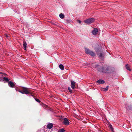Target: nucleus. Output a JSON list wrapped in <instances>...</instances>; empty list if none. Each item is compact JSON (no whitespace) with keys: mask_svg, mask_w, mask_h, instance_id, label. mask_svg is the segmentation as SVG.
<instances>
[{"mask_svg":"<svg viewBox=\"0 0 132 132\" xmlns=\"http://www.w3.org/2000/svg\"><path fill=\"white\" fill-rule=\"evenodd\" d=\"M102 71L103 72L106 73L109 70V69L108 67H102Z\"/></svg>","mask_w":132,"mask_h":132,"instance_id":"5","label":"nucleus"},{"mask_svg":"<svg viewBox=\"0 0 132 132\" xmlns=\"http://www.w3.org/2000/svg\"><path fill=\"white\" fill-rule=\"evenodd\" d=\"M59 67L62 70H64V66L62 64H60L59 65Z\"/></svg>","mask_w":132,"mask_h":132,"instance_id":"15","label":"nucleus"},{"mask_svg":"<svg viewBox=\"0 0 132 132\" xmlns=\"http://www.w3.org/2000/svg\"><path fill=\"white\" fill-rule=\"evenodd\" d=\"M8 85L10 87L13 88L14 87L15 84L14 83L11 81H9L8 82Z\"/></svg>","mask_w":132,"mask_h":132,"instance_id":"6","label":"nucleus"},{"mask_svg":"<svg viewBox=\"0 0 132 132\" xmlns=\"http://www.w3.org/2000/svg\"><path fill=\"white\" fill-rule=\"evenodd\" d=\"M59 16L61 19H63L64 17V15L62 13H61L59 14Z\"/></svg>","mask_w":132,"mask_h":132,"instance_id":"17","label":"nucleus"},{"mask_svg":"<svg viewBox=\"0 0 132 132\" xmlns=\"http://www.w3.org/2000/svg\"><path fill=\"white\" fill-rule=\"evenodd\" d=\"M2 75H0V79H1V80H2L1 78H2Z\"/></svg>","mask_w":132,"mask_h":132,"instance_id":"22","label":"nucleus"},{"mask_svg":"<svg viewBox=\"0 0 132 132\" xmlns=\"http://www.w3.org/2000/svg\"><path fill=\"white\" fill-rule=\"evenodd\" d=\"M65 131L63 128H62L59 130L58 132H64Z\"/></svg>","mask_w":132,"mask_h":132,"instance_id":"18","label":"nucleus"},{"mask_svg":"<svg viewBox=\"0 0 132 132\" xmlns=\"http://www.w3.org/2000/svg\"><path fill=\"white\" fill-rule=\"evenodd\" d=\"M53 126V125L52 123H50L48 124L47 125V127L48 128L50 129H51Z\"/></svg>","mask_w":132,"mask_h":132,"instance_id":"10","label":"nucleus"},{"mask_svg":"<svg viewBox=\"0 0 132 132\" xmlns=\"http://www.w3.org/2000/svg\"><path fill=\"white\" fill-rule=\"evenodd\" d=\"M97 55L98 57L101 59H104V56L102 53H100L98 54H97Z\"/></svg>","mask_w":132,"mask_h":132,"instance_id":"9","label":"nucleus"},{"mask_svg":"<svg viewBox=\"0 0 132 132\" xmlns=\"http://www.w3.org/2000/svg\"><path fill=\"white\" fill-rule=\"evenodd\" d=\"M2 79L3 81L5 80L7 82H9V79L7 78L4 77Z\"/></svg>","mask_w":132,"mask_h":132,"instance_id":"16","label":"nucleus"},{"mask_svg":"<svg viewBox=\"0 0 132 132\" xmlns=\"http://www.w3.org/2000/svg\"><path fill=\"white\" fill-rule=\"evenodd\" d=\"M71 87L72 89H75V84L76 82L74 81H73L72 80L71 81Z\"/></svg>","mask_w":132,"mask_h":132,"instance_id":"8","label":"nucleus"},{"mask_svg":"<svg viewBox=\"0 0 132 132\" xmlns=\"http://www.w3.org/2000/svg\"><path fill=\"white\" fill-rule=\"evenodd\" d=\"M109 86H107L105 88H101V90H102L104 91H107L108 89Z\"/></svg>","mask_w":132,"mask_h":132,"instance_id":"14","label":"nucleus"},{"mask_svg":"<svg viewBox=\"0 0 132 132\" xmlns=\"http://www.w3.org/2000/svg\"><path fill=\"white\" fill-rule=\"evenodd\" d=\"M64 120L63 123L65 125H68L69 124V122L68 120L66 118H65L64 119Z\"/></svg>","mask_w":132,"mask_h":132,"instance_id":"4","label":"nucleus"},{"mask_svg":"<svg viewBox=\"0 0 132 132\" xmlns=\"http://www.w3.org/2000/svg\"><path fill=\"white\" fill-rule=\"evenodd\" d=\"M85 51L86 54H88L92 56H94L95 55V54L94 52L90 51L88 48H85Z\"/></svg>","mask_w":132,"mask_h":132,"instance_id":"2","label":"nucleus"},{"mask_svg":"<svg viewBox=\"0 0 132 132\" xmlns=\"http://www.w3.org/2000/svg\"><path fill=\"white\" fill-rule=\"evenodd\" d=\"M95 19L93 18H91L85 20L84 22L88 24L93 23L95 21Z\"/></svg>","mask_w":132,"mask_h":132,"instance_id":"3","label":"nucleus"},{"mask_svg":"<svg viewBox=\"0 0 132 132\" xmlns=\"http://www.w3.org/2000/svg\"><path fill=\"white\" fill-rule=\"evenodd\" d=\"M130 65L128 64H126V69L128 70L131 71V69L130 68Z\"/></svg>","mask_w":132,"mask_h":132,"instance_id":"13","label":"nucleus"},{"mask_svg":"<svg viewBox=\"0 0 132 132\" xmlns=\"http://www.w3.org/2000/svg\"><path fill=\"white\" fill-rule=\"evenodd\" d=\"M1 80V79H0V81Z\"/></svg>","mask_w":132,"mask_h":132,"instance_id":"25","label":"nucleus"},{"mask_svg":"<svg viewBox=\"0 0 132 132\" xmlns=\"http://www.w3.org/2000/svg\"><path fill=\"white\" fill-rule=\"evenodd\" d=\"M16 89V91H18L19 90H18L17 89Z\"/></svg>","mask_w":132,"mask_h":132,"instance_id":"24","label":"nucleus"},{"mask_svg":"<svg viewBox=\"0 0 132 132\" xmlns=\"http://www.w3.org/2000/svg\"><path fill=\"white\" fill-rule=\"evenodd\" d=\"M68 89L70 93H72V90L69 87L68 88Z\"/></svg>","mask_w":132,"mask_h":132,"instance_id":"19","label":"nucleus"},{"mask_svg":"<svg viewBox=\"0 0 132 132\" xmlns=\"http://www.w3.org/2000/svg\"><path fill=\"white\" fill-rule=\"evenodd\" d=\"M5 36L6 37L8 38L9 37V36L7 35L6 34H5Z\"/></svg>","mask_w":132,"mask_h":132,"instance_id":"23","label":"nucleus"},{"mask_svg":"<svg viewBox=\"0 0 132 132\" xmlns=\"http://www.w3.org/2000/svg\"><path fill=\"white\" fill-rule=\"evenodd\" d=\"M98 30L96 28H94L92 31V33L93 35H96L98 32Z\"/></svg>","mask_w":132,"mask_h":132,"instance_id":"7","label":"nucleus"},{"mask_svg":"<svg viewBox=\"0 0 132 132\" xmlns=\"http://www.w3.org/2000/svg\"><path fill=\"white\" fill-rule=\"evenodd\" d=\"M35 100L36 101L39 103L40 102L39 100L38 99L35 98Z\"/></svg>","mask_w":132,"mask_h":132,"instance_id":"20","label":"nucleus"},{"mask_svg":"<svg viewBox=\"0 0 132 132\" xmlns=\"http://www.w3.org/2000/svg\"><path fill=\"white\" fill-rule=\"evenodd\" d=\"M105 82L103 80L100 79L97 81V82L99 84H103Z\"/></svg>","mask_w":132,"mask_h":132,"instance_id":"11","label":"nucleus"},{"mask_svg":"<svg viewBox=\"0 0 132 132\" xmlns=\"http://www.w3.org/2000/svg\"><path fill=\"white\" fill-rule=\"evenodd\" d=\"M18 92L23 94H27L30 93L29 90L28 88L23 87H22V90H19Z\"/></svg>","mask_w":132,"mask_h":132,"instance_id":"1","label":"nucleus"},{"mask_svg":"<svg viewBox=\"0 0 132 132\" xmlns=\"http://www.w3.org/2000/svg\"><path fill=\"white\" fill-rule=\"evenodd\" d=\"M27 43L25 41H24L23 43V46L24 47V49L25 50H26Z\"/></svg>","mask_w":132,"mask_h":132,"instance_id":"12","label":"nucleus"},{"mask_svg":"<svg viewBox=\"0 0 132 132\" xmlns=\"http://www.w3.org/2000/svg\"><path fill=\"white\" fill-rule=\"evenodd\" d=\"M77 22L79 23V24H80L81 23V21L80 20H78L77 21Z\"/></svg>","mask_w":132,"mask_h":132,"instance_id":"21","label":"nucleus"}]
</instances>
